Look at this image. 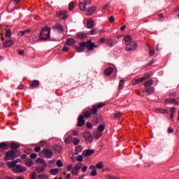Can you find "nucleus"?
<instances>
[{
  "mask_svg": "<svg viewBox=\"0 0 179 179\" xmlns=\"http://www.w3.org/2000/svg\"><path fill=\"white\" fill-rule=\"evenodd\" d=\"M50 36L51 28L48 27H45L40 33L39 40L41 41H47V40H50Z\"/></svg>",
  "mask_w": 179,
  "mask_h": 179,
  "instance_id": "obj_1",
  "label": "nucleus"
},
{
  "mask_svg": "<svg viewBox=\"0 0 179 179\" xmlns=\"http://www.w3.org/2000/svg\"><path fill=\"white\" fill-rule=\"evenodd\" d=\"M20 156V151L17 150H9L6 153L4 159L6 160H15L16 157Z\"/></svg>",
  "mask_w": 179,
  "mask_h": 179,
  "instance_id": "obj_2",
  "label": "nucleus"
},
{
  "mask_svg": "<svg viewBox=\"0 0 179 179\" xmlns=\"http://www.w3.org/2000/svg\"><path fill=\"white\" fill-rule=\"evenodd\" d=\"M80 47H86L88 51H93L94 50V47H96V44L92 41V40H88L87 42H81L80 43Z\"/></svg>",
  "mask_w": 179,
  "mask_h": 179,
  "instance_id": "obj_3",
  "label": "nucleus"
},
{
  "mask_svg": "<svg viewBox=\"0 0 179 179\" xmlns=\"http://www.w3.org/2000/svg\"><path fill=\"white\" fill-rule=\"evenodd\" d=\"M105 106V103H100L99 104L92 106V108H90V113L92 115H97V110H100V108H103V107Z\"/></svg>",
  "mask_w": 179,
  "mask_h": 179,
  "instance_id": "obj_4",
  "label": "nucleus"
},
{
  "mask_svg": "<svg viewBox=\"0 0 179 179\" xmlns=\"http://www.w3.org/2000/svg\"><path fill=\"white\" fill-rule=\"evenodd\" d=\"M138 48V43L136 41H131L126 45L125 50L128 52L135 51Z\"/></svg>",
  "mask_w": 179,
  "mask_h": 179,
  "instance_id": "obj_5",
  "label": "nucleus"
},
{
  "mask_svg": "<svg viewBox=\"0 0 179 179\" xmlns=\"http://www.w3.org/2000/svg\"><path fill=\"white\" fill-rule=\"evenodd\" d=\"M149 78H150V75L147 73L143 77L133 80L132 85H139V83L145 82V80H146V79H149Z\"/></svg>",
  "mask_w": 179,
  "mask_h": 179,
  "instance_id": "obj_6",
  "label": "nucleus"
},
{
  "mask_svg": "<svg viewBox=\"0 0 179 179\" xmlns=\"http://www.w3.org/2000/svg\"><path fill=\"white\" fill-rule=\"evenodd\" d=\"M86 142L89 143L93 142V136H92V133L90 131H85L83 135Z\"/></svg>",
  "mask_w": 179,
  "mask_h": 179,
  "instance_id": "obj_7",
  "label": "nucleus"
},
{
  "mask_svg": "<svg viewBox=\"0 0 179 179\" xmlns=\"http://www.w3.org/2000/svg\"><path fill=\"white\" fill-rule=\"evenodd\" d=\"M26 170V167L22 166L21 165H16L13 171L14 173H25Z\"/></svg>",
  "mask_w": 179,
  "mask_h": 179,
  "instance_id": "obj_8",
  "label": "nucleus"
},
{
  "mask_svg": "<svg viewBox=\"0 0 179 179\" xmlns=\"http://www.w3.org/2000/svg\"><path fill=\"white\" fill-rule=\"evenodd\" d=\"M52 29L55 30V31H58V33H62V31H64V27L61 24H56L53 25Z\"/></svg>",
  "mask_w": 179,
  "mask_h": 179,
  "instance_id": "obj_9",
  "label": "nucleus"
},
{
  "mask_svg": "<svg viewBox=\"0 0 179 179\" xmlns=\"http://www.w3.org/2000/svg\"><path fill=\"white\" fill-rule=\"evenodd\" d=\"M42 153H43L45 155V156H46V157H48V159H51V157H52V150L45 148L44 150H42Z\"/></svg>",
  "mask_w": 179,
  "mask_h": 179,
  "instance_id": "obj_10",
  "label": "nucleus"
},
{
  "mask_svg": "<svg viewBox=\"0 0 179 179\" xmlns=\"http://www.w3.org/2000/svg\"><path fill=\"white\" fill-rule=\"evenodd\" d=\"M10 148L9 142H1L0 143V152L2 150H7Z\"/></svg>",
  "mask_w": 179,
  "mask_h": 179,
  "instance_id": "obj_11",
  "label": "nucleus"
},
{
  "mask_svg": "<svg viewBox=\"0 0 179 179\" xmlns=\"http://www.w3.org/2000/svg\"><path fill=\"white\" fill-rule=\"evenodd\" d=\"M86 121H85V117L83 115H80L78 118V124L77 127H83L85 125Z\"/></svg>",
  "mask_w": 179,
  "mask_h": 179,
  "instance_id": "obj_12",
  "label": "nucleus"
},
{
  "mask_svg": "<svg viewBox=\"0 0 179 179\" xmlns=\"http://www.w3.org/2000/svg\"><path fill=\"white\" fill-rule=\"evenodd\" d=\"M94 150L92 149L85 150L83 152V156H85V157H89V156H92L94 155Z\"/></svg>",
  "mask_w": 179,
  "mask_h": 179,
  "instance_id": "obj_13",
  "label": "nucleus"
},
{
  "mask_svg": "<svg viewBox=\"0 0 179 179\" xmlns=\"http://www.w3.org/2000/svg\"><path fill=\"white\" fill-rule=\"evenodd\" d=\"M87 29H93L94 27V20L90 18L87 20Z\"/></svg>",
  "mask_w": 179,
  "mask_h": 179,
  "instance_id": "obj_14",
  "label": "nucleus"
},
{
  "mask_svg": "<svg viewBox=\"0 0 179 179\" xmlns=\"http://www.w3.org/2000/svg\"><path fill=\"white\" fill-rule=\"evenodd\" d=\"M96 10H97V7H96V6L90 7L87 10V15L92 16V15H93V13H94L96 12Z\"/></svg>",
  "mask_w": 179,
  "mask_h": 179,
  "instance_id": "obj_15",
  "label": "nucleus"
},
{
  "mask_svg": "<svg viewBox=\"0 0 179 179\" xmlns=\"http://www.w3.org/2000/svg\"><path fill=\"white\" fill-rule=\"evenodd\" d=\"M75 43H76L75 39H73L72 38H68L66 39V41L64 43V45H69V47H71V45H73V44H75Z\"/></svg>",
  "mask_w": 179,
  "mask_h": 179,
  "instance_id": "obj_16",
  "label": "nucleus"
},
{
  "mask_svg": "<svg viewBox=\"0 0 179 179\" xmlns=\"http://www.w3.org/2000/svg\"><path fill=\"white\" fill-rule=\"evenodd\" d=\"M10 148L13 149V150H15V149H19L20 148V144L15 141H11L10 143Z\"/></svg>",
  "mask_w": 179,
  "mask_h": 179,
  "instance_id": "obj_17",
  "label": "nucleus"
},
{
  "mask_svg": "<svg viewBox=\"0 0 179 179\" xmlns=\"http://www.w3.org/2000/svg\"><path fill=\"white\" fill-rule=\"evenodd\" d=\"M90 169L92 170L90 173L91 177H96L97 176V171H96V166L91 165L90 166Z\"/></svg>",
  "mask_w": 179,
  "mask_h": 179,
  "instance_id": "obj_18",
  "label": "nucleus"
},
{
  "mask_svg": "<svg viewBox=\"0 0 179 179\" xmlns=\"http://www.w3.org/2000/svg\"><path fill=\"white\" fill-rule=\"evenodd\" d=\"M144 92L145 93H148L147 94L148 96H150V94H152V93H155V88L153 87H145L144 89Z\"/></svg>",
  "mask_w": 179,
  "mask_h": 179,
  "instance_id": "obj_19",
  "label": "nucleus"
},
{
  "mask_svg": "<svg viewBox=\"0 0 179 179\" xmlns=\"http://www.w3.org/2000/svg\"><path fill=\"white\" fill-rule=\"evenodd\" d=\"M13 44H15V41H13V40H9L6 41L3 45L5 48H8V47H12Z\"/></svg>",
  "mask_w": 179,
  "mask_h": 179,
  "instance_id": "obj_20",
  "label": "nucleus"
},
{
  "mask_svg": "<svg viewBox=\"0 0 179 179\" xmlns=\"http://www.w3.org/2000/svg\"><path fill=\"white\" fill-rule=\"evenodd\" d=\"M77 37L79 38V40H85V38L87 37V34L85 32H79L77 35Z\"/></svg>",
  "mask_w": 179,
  "mask_h": 179,
  "instance_id": "obj_21",
  "label": "nucleus"
},
{
  "mask_svg": "<svg viewBox=\"0 0 179 179\" xmlns=\"http://www.w3.org/2000/svg\"><path fill=\"white\" fill-rule=\"evenodd\" d=\"M40 85V81L37 80H33L31 83H30V86L32 89H34V87H38V86Z\"/></svg>",
  "mask_w": 179,
  "mask_h": 179,
  "instance_id": "obj_22",
  "label": "nucleus"
},
{
  "mask_svg": "<svg viewBox=\"0 0 179 179\" xmlns=\"http://www.w3.org/2000/svg\"><path fill=\"white\" fill-rule=\"evenodd\" d=\"M112 72H114V69L113 67H109L104 71V74L106 76H110Z\"/></svg>",
  "mask_w": 179,
  "mask_h": 179,
  "instance_id": "obj_23",
  "label": "nucleus"
},
{
  "mask_svg": "<svg viewBox=\"0 0 179 179\" xmlns=\"http://www.w3.org/2000/svg\"><path fill=\"white\" fill-rule=\"evenodd\" d=\"M16 164H17V160H14L10 162H8V167L9 169H15V167H16Z\"/></svg>",
  "mask_w": 179,
  "mask_h": 179,
  "instance_id": "obj_24",
  "label": "nucleus"
},
{
  "mask_svg": "<svg viewBox=\"0 0 179 179\" xmlns=\"http://www.w3.org/2000/svg\"><path fill=\"white\" fill-rule=\"evenodd\" d=\"M74 50H76V51L77 52H83L85 51V47H82V46H76L74 45L73 46Z\"/></svg>",
  "mask_w": 179,
  "mask_h": 179,
  "instance_id": "obj_25",
  "label": "nucleus"
},
{
  "mask_svg": "<svg viewBox=\"0 0 179 179\" xmlns=\"http://www.w3.org/2000/svg\"><path fill=\"white\" fill-rule=\"evenodd\" d=\"M31 31V30L30 29H28L27 30H24V31H20L18 32V36H20V37H23V36H24V34H27V33H30Z\"/></svg>",
  "mask_w": 179,
  "mask_h": 179,
  "instance_id": "obj_26",
  "label": "nucleus"
},
{
  "mask_svg": "<svg viewBox=\"0 0 179 179\" xmlns=\"http://www.w3.org/2000/svg\"><path fill=\"white\" fill-rule=\"evenodd\" d=\"M54 150L56 153H61L62 152V147L61 145H56L54 146Z\"/></svg>",
  "mask_w": 179,
  "mask_h": 179,
  "instance_id": "obj_27",
  "label": "nucleus"
},
{
  "mask_svg": "<svg viewBox=\"0 0 179 179\" xmlns=\"http://www.w3.org/2000/svg\"><path fill=\"white\" fill-rule=\"evenodd\" d=\"M78 6L82 12H85V10H86V4H85L83 2H79Z\"/></svg>",
  "mask_w": 179,
  "mask_h": 179,
  "instance_id": "obj_28",
  "label": "nucleus"
},
{
  "mask_svg": "<svg viewBox=\"0 0 179 179\" xmlns=\"http://www.w3.org/2000/svg\"><path fill=\"white\" fill-rule=\"evenodd\" d=\"M36 171L37 173H45V168L44 166H38L36 168Z\"/></svg>",
  "mask_w": 179,
  "mask_h": 179,
  "instance_id": "obj_29",
  "label": "nucleus"
},
{
  "mask_svg": "<svg viewBox=\"0 0 179 179\" xmlns=\"http://www.w3.org/2000/svg\"><path fill=\"white\" fill-rule=\"evenodd\" d=\"M59 173V169H53L50 171V174L51 176H57Z\"/></svg>",
  "mask_w": 179,
  "mask_h": 179,
  "instance_id": "obj_30",
  "label": "nucleus"
},
{
  "mask_svg": "<svg viewBox=\"0 0 179 179\" xmlns=\"http://www.w3.org/2000/svg\"><path fill=\"white\" fill-rule=\"evenodd\" d=\"M83 150V147L81 145H78L75 149V155H79V152Z\"/></svg>",
  "mask_w": 179,
  "mask_h": 179,
  "instance_id": "obj_31",
  "label": "nucleus"
},
{
  "mask_svg": "<svg viewBox=\"0 0 179 179\" xmlns=\"http://www.w3.org/2000/svg\"><path fill=\"white\" fill-rule=\"evenodd\" d=\"M153 85V80H149L144 83L145 87H150Z\"/></svg>",
  "mask_w": 179,
  "mask_h": 179,
  "instance_id": "obj_32",
  "label": "nucleus"
},
{
  "mask_svg": "<svg viewBox=\"0 0 179 179\" xmlns=\"http://www.w3.org/2000/svg\"><path fill=\"white\" fill-rule=\"evenodd\" d=\"M176 113V108L172 107L170 108V118L173 120L174 118V113Z\"/></svg>",
  "mask_w": 179,
  "mask_h": 179,
  "instance_id": "obj_33",
  "label": "nucleus"
},
{
  "mask_svg": "<svg viewBox=\"0 0 179 179\" xmlns=\"http://www.w3.org/2000/svg\"><path fill=\"white\" fill-rule=\"evenodd\" d=\"M83 117H84V118H90V115H92V113H90V111H84L83 113V115H81Z\"/></svg>",
  "mask_w": 179,
  "mask_h": 179,
  "instance_id": "obj_34",
  "label": "nucleus"
},
{
  "mask_svg": "<svg viewBox=\"0 0 179 179\" xmlns=\"http://www.w3.org/2000/svg\"><path fill=\"white\" fill-rule=\"evenodd\" d=\"M104 129H106V125L104 124H100L99 127H98V132H101L103 134V131H104Z\"/></svg>",
  "mask_w": 179,
  "mask_h": 179,
  "instance_id": "obj_35",
  "label": "nucleus"
},
{
  "mask_svg": "<svg viewBox=\"0 0 179 179\" xmlns=\"http://www.w3.org/2000/svg\"><path fill=\"white\" fill-rule=\"evenodd\" d=\"M125 43H129V41H132V36L131 35H127L124 38Z\"/></svg>",
  "mask_w": 179,
  "mask_h": 179,
  "instance_id": "obj_36",
  "label": "nucleus"
},
{
  "mask_svg": "<svg viewBox=\"0 0 179 179\" xmlns=\"http://www.w3.org/2000/svg\"><path fill=\"white\" fill-rule=\"evenodd\" d=\"M33 164H34V163L31 159H29L26 161V166H27V167H31Z\"/></svg>",
  "mask_w": 179,
  "mask_h": 179,
  "instance_id": "obj_37",
  "label": "nucleus"
},
{
  "mask_svg": "<svg viewBox=\"0 0 179 179\" xmlns=\"http://www.w3.org/2000/svg\"><path fill=\"white\" fill-rule=\"evenodd\" d=\"M124 85L125 84L124 83V80H120L118 85L119 90H122Z\"/></svg>",
  "mask_w": 179,
  "mask_h": 179,
  "instance_id": "obj_38",
  "label": "nucleus"
},
{
  "mask_svg": "<svg viewBox=\"0 0 179 179\" xmlns=\"http://www.w3.org/2000/svg\"><path fill=\"white\" fill-rule=\"evenodd\" d=\"M64 142H65L66 145H69V143H71L72 142V137H71V136L66 137L64 139Z\"/></svg>",
  "mask_w": 179,
  "mask_h": 179,
  "instance_id": "obj_39",
  "label": "nucleus"
},
{
  "mask_svg": "<svg viewBox=\"0 0 179 179\" xmlns=\"http://www.w3.org/2000/svg\"><path fill=\"white\" fill-rule=\"evenodd\" d=\"M73 8H75V4L73 3V1H71L69 4V10L70 11L73 10Z\"/></svg>",
  "mask_w": 179,
  "mask_h": 179,
  "instance_id": "obj_40",
  "label": "nucleus"
},
{
  "mask_svg": "<svg viewBox=\"0 0 179 179\" xmlns=\"http://www.w3.org/2000/svg\"><path fill=\"white\" fill-rule=\"evenodd\" d=\"M94 120L96 124H100V122H101V121H103V117H96Z\"/></svg>",
  "mask_w": 179,
  "mask_h": 179,
  "instance_id": "obj_41",
  "label": "nucleus"
},
{
  "mask_svg": "<svg viewBox=\"0 0 179 179\" xmlns=\"http://www.w3.org/2000/svg\"><path fill=\"white\" fill-rule=\"evenodd\" d=\"M90 33H91L92 36H94V34H96L99 33V29L97 28H94L91 30Z\"/></svg>",
  "mask_w": 179,
  "mask_h": 179,
  "instance_id": "obj_42",
  "label": "nucleus"
},
{
  "mask_svg": "<svg viewBox=\"0 0 179 179\" xmlns=\"http://www.w3.org/2000/svg\"><path fill=\"white\" fill-rule=\"evenodd\" d=\"M73 169H75L76 170H78L79 171V170H80V169H82V164H80V163L76 164L75 165V166L73 167Z\"/></svg>",
  "mask_w": 179,
  "mask_h": 179,
  "instance_id": "obj_43",
  "label": "nucleus"
},
{
  "mask_svg": "<svg viewBox=\"0 0 179 179\" xmlns=\"http://www.w3.org/2000/svg\"><path fill=\"white\" fill-rule=\"evenodd\" d=\"M106 178H107V179H120L119 178H117L116 176H113V175H106Z\"/></svg>",
  "mask_w": 179,
  "mask_h": 179,
  "instance_id": "obj_44",
  "label": "nucleus"
},
{
  "mask_svg": "<svg viewBox=\"0 0 179 179\" xmlns=\"http://www.w3.org/2000/svg\"><path fill=\"white\" fill-rule=\"evenodd\" d=\"M56 164L57 167H62V166H64V163H62V161H61V159H58L56 162Z\"/></svg>",
  "mask_w": 179,
  "mask_h": 179,
  "instance_id": "obj_45",
  "label": "nucleus"
},
{
  "mask_svg": "<svg viewBox=\"0 0 179 179\" xmlns=\"http://www.w3.org/2000/svg\"><path fill=\"white\" fill-rule=\"evenodd\" d=\"M114 117L115 118H121V117H122V113L121 112L114 113Z\"/></svg>",
  "mask_w": 179,
  "mask_h": 179,
  "instance_id": "obj_46",
  "label": "nucleus"
},
{
  "mask_svg": "<svg viewBox=\"0 0 179 179\" xmlns=\"http://www.w3.org/2000/svg\"><path fill=\"white\" fill-rule=\"evenodd\" d=\"M158 17L160 22H164V15L162 13L158 14Z\"/></svg>",
  "mask_w": 179,
  "mask_h": 179,
  "instance_id": "obj_47",
  "label": "nucleus"
},
{
  "mask_svg": "<svg viewBox=\"0 0 179 179\" xmlns=\"http://www.w3.org/2000/svg\"><path fill=\"white\" fill-rule=\"evenodd\" d=\"M95 167L96 169H99V170H101V169H103V162H99Z\"/></svg>",
  "mask_w": 179,
  "mask_h": 179,
  "instance_id": "obj_48",
  "label": "nucleus"
},
{
  "mask_svg": "<svg viewBox=\"0 0 179 179\" xmlns=\"http://www.w3.org/2000/svg\"><path fill=\"white\" fill-rule=\"evenodd\" d=\"M103 135V133L100 131H97L95 134L96 139H99V138H101V136Z\"/></svg>",
  "mask_w": 179,
  "mask_h": 179,
  "instance_id": "obj_49",
  "label": "nucleus"
},
{
  "mask_svg": "<svg viewBox=\"0 0 179 179\" xmlns=\"http://www.w3.org/2000/svg\"><path fill=\"white\" fill-rule=\"evenodd\" d=\"M79 142H80V141L79 140V138H74L73 140V145H79Z\"/></svg>",
  "mask_w": 179,
  "mask_h": 179,
  "instance_id": "obj_50",
  "label": "nucleus"
},
{
  "mask_svg": "<svg viewBox=\"0 0 179 179\" xmlns=\"http://www.w3.org/2000/svg\"><path fill=\"white\" fill-rule=\"evenodd\" d=\"M76 160H77V162H83V157L82 155H78L76 157Z\"/></svg>",
  "mask_w": 179,
  "mask_h": 179,
  "instance_id": "obj_51",
  "label": "nucleus"
},
{
  "mask_svg": "<svg viewBox=\"0 0 179 179\" xmlns=\"http://www.w3.org/2000/svg\"><path fill=\"white\" fill-rule=\"evenodd\" d=\"M106 41L107 43H108L109 47H113V45H114V43H113V41L111 40V38L106 39Z\"/></svg>",
  "mask_w": 179,
  "mask_h": 179,
  "instance_id": "obj_52",
  "label": "nucleus"
},
{
  "mask_svg": "<svg viewBox=\"0 0 179 179\" xmlns=\"http://www.w3.org/2000/svg\"><path fill=\"white\" fill-rule=\"evenodd\" d=\"M156 113H160L161 114H164V113H166V110L163 108H158V109H156Z\"/></svg>",
  "mask_w": 179,
  "mask_h": 179,
  "instance_id": "obj_53",
  "label": "nucleus"
},
{
  "mask_svg": "<svg viewBox=\"0 0 179 179\" xmlns=\"http://www.w3.org/2000/svg\"><path fill=\"white\" fill-rule=\"evenodd\" d=\"M86 127H88L89 129H93V124L91 122H87Z\"/></svg>",
  "mask_w": 179,
  "mask_h": 179,
  "instance_id": "obj_54",
  "label": "nucleus"
},
{
  "mask_svg": "<svg viewBox=\"0 0 179 179\" xmlns=\"http://www.w3.org/2000/svg\"><path fill=\"white\" fill-rule=\"evenodd\" d=\"M44 159H43V158H38L37 159H36V163H39L40 164H43V163H44Z\"/></svg>",
  "mask_w": 179,
  "mask_h": 179,
  "instance_id": "obj_55",
  "label": "nucleus"
},
{
  "mask_svg": "<svg viewBox=\"0 0 179 179\" xmlns=\"http://www.w3.org/2000/svg\"><path fill=\"white\" fill-rule=\"evenodd\" d=\"M109 6H110L109 3H107L106 4H105L102 8V11L106 12V10H107V8H108Z\"/></svg>",
  "mask_w": 179,
  "mask_h": 179,
  "instance_id": "obj_56",
  "label": "nucleus"
},
{
  "mask_svg": "<svg viewBox=\"0 0 179 179\" xmlns=\"http://www.w3.org/2000/svg\"><path fill=\"white\" fill-rule=\"evenodd\" d=\"M86 6H87V5H90V3H92V1L91 0H84V1L83 2Z\"/></svg>",
  "mask_w": 179,
  "mask_h": 179,
  "instance_id": "obj_57",
  "label": "nucleus"
},
{
  "mask_svg": "<svg viewBox=\"0 0 179 179\" xmlns=\"http://www.w3.org/2000/svg\"><path fill=\"white\" fill-rule=\"evenodd\" d=\"M12 34V31L10 29H8L6 32V37H10V35Z\"/></svg>",
  "mask_w": 179,
  "mask_h": 179,
  "instance_id": "obj_58",
  "label": "nucleus"
},
{
  "mask_svg": "<svg viewBox=\"0 0 179 179\" xmlns=\"http://www.w3.org/2000/svg\"><path fill=\"white\" fill-rule=\"evenodd\" d=\"M37 179H47V176L44 174L38 176Z\"/></svg>",
  "mask_w": 179,
  "mask_h": 179,
  "instance_id": "obj_59",
  "label": "nucleus"
},
{
  "mask_svg": "<svg viewBox=\"0 0 179 179\" xmlns=\"http://www.w3.org/2000/svg\"><path fill=\"white\" fill-rule=\"evenodd\" d=\"M72 174H73L74 176H77V174L79 173V171L76 169L75 168L73 169L72 171H71Z\"/></svg>",
  "mask_w": 179,
  "mask_h": 179,
  "instance_id": "obj_60",
  "label": "nucleus"
},
{
  "mask_svg": "<svg viewBox=\"0 0 179 179\" xmlns=\"http://www.w3.org/2000/svg\"><path fill=\"white\" fill-rule=\"evenodd\" d=\"M37 178V173L36 172H33L31 173V177L30 179H36Z\"/></svg>",
  "mask_w": 179,
  "mask_h": 179,
  "instance_id": "obj_61",
  "label": "nucleus"
},
{
  "mask_svg": "<svg viewBox=\"0 0 179 179\" xmlns=\"http://www.w3.org/2000/svg\"><path fill=\"white\" fill-rule=\"evenodd\" d=\"M62 51H64V52H69V47L68 46H64Z\"/></svg>",
  "mask_w": 179,
  "mask_h": 179,
  "instance_id": "obj_62",
  "label": "nucleus"
},
{
  "mask_svg": "<svg viewBox=\"0 0 179 179\" xmlns=\"http://www.w3.org/2000/svg\"><path fill=\"white\" fill-rule=\"evenodd\" d=\"M57 17H61V16H62L63 14V12L62 10H59V11H57V13H56Z\"/></svg>",
  "mask_w": 179,
  "mask_h": 179,
  "instance_id": "obj_63",
  "label": "nucleus"
},
{
  "mask_svg": "<svg viewBox=\"0 0 179 179\" xmlns=\"http://www.w3.org/2000/svg\"><path fill=\"white\" fill-rule=\"evenodd\" d=\"M37 157V154L34 153L30 155V158L31 159H36Z\"/></svg>",
  "mask_w": 179,
  "mask_h": 179,
  "instance_id": "obj_64",
  "label": "nucleus"
}]
</instances>
